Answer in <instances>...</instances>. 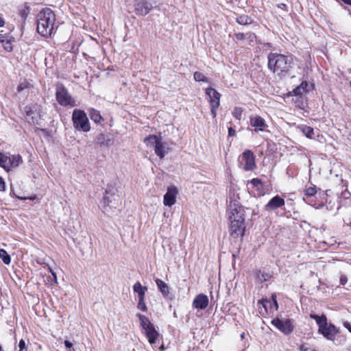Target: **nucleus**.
Returning <instances> with one entry per match:
<instances>
[{"mask_svg":"<svg viewBox=\"0 0 351 351\" xmlns=\"http://www.w3.org/2000/svg\"><path fill=\"white\" fill-rule=\"evenodd\" d=\"M89 116L90 119L96 123L101 124L104 121V119L101 115L99 111L94 108L89 110Z\"/></svg>","mask_w":351,"mask_h":351,"instance_id":"22","label":"nucleus"},{"mask_svg":"<svg viewBox=\"0 0 351 351\" xmlns=\"http://www.w3.org/2000/svg\"><path fill=\"white\" fill-rule=\"evenodd\" d=\"M271 302L274 304V306L275 307V310H278V302H277V297H276V295L275 294L272 295L271 300H267V299L262 300L261 301V303L262 304L263 306L265 308V310H267L268 306L269 305L271 306Z\"/></svg>","mask_w":351,"mask_h":351,"instance_id":"26","label":"nucleus"},{"mask_svg":"<svg viewBox=\"0 0 351 351\" xmlns=\"http://www.w3.org/2000/svg\"><path fill=\"white\" fill-rule=\"evenodd\" d=\"M278 8H281V9H284V8H287V5L285 3H280L278 5Z\"/></svg>","mask_w":351,"mask_h":351,"instance_id":"46","label":"nucleus"},{"mask_svg":"<svg viewBox=\"0 0 351 351\" xmlns=\"http://www.w3.org/2000/svg\"><path fill=\"white\" fill-rule=\"evenodd\" d=\"M298 128L305 135L307 138H311L314 135L313 128L306 125H300L298 126Z\"/></svg>","mask_w":351,"mask_h":351,"instance_id":"24","label":"nucleus"},{"mask_svg":"<svg viewBox=\"0 0 351 351\" xmlns=\"http://www.w3.org/2000/svg\"><path fill=\"white\" fill-rule=\"evenodd\" d=\"M245 208L234 197H230L227 214L230 221V234L234 238L243 237L245 231Z\"/></svg>","mask_w":351,"mask_h":351,"instance_id":"1","label":"nucleus"},{"mask_svg":"<svg viewBox=\"0 0 351 351\" xmlns=\"http://www.w3.org/2000/svg\"><path fill=\"white\" fill-rule=\"evenodd\" d=\"M3 47L5 50L7 51H12V39L10 36L3 43H2Z\"/></svg>","mask_w":351,"mask_h":351,"instance_id":"32","label":"nucleus"},{"mask_svg":"<svg viewBox=\"0 0 351 351\" xmlns=\"http://www.w3.org/2000/svg\"><path fill=\"white\" fill-rule=\"evenodd\" d=\"M0 258L2 259L3 262L6 265H9L11 262L10 256L7 253V252L3 249H0Z\"/></svg>","mask_w":351,"mask_h":351,"instance_id":"29","label":"nucleus"},{"mask_svg":"<svg viewBox=\"0 0 351 351\" xmlns=\"http://www.w3.org/2000/svg\"><path fill=\"white\" fill-rule=\"evenodd\" d=\"M56 96V99H57L58 102L61 106H75V101L72 98V97L68 93V90L62 85L58 86L57 87Z\"/></svg>","mask_w":351,"mask_h":351,"instance_id":"8","label":"nucleus"},{"mask_svg":"<svg viewBox=\"0 0 351 351\" xmlns=\"http://www.w3.org/2000/svg\"><path fill=\"white\" fill-rule=\"evenodd\" d=\"M250 125L254 128L256 132H263L267 127L265 121L260 116H251L250 118Z\"/></svg>","mask_w":351,"mask_h":351,"instance_id":"15","label":"nucleus"},{"mask_svg":"<svg viewBox=\"0 0 351 351\" xmlns=\"http://www.w3.org/2000/svg\"><path fill=\"white\" fill-rule=\"evenodd\" d=\"M242 160L245 161V171H252L256 167L254 155L250 150H245L242 154Z\"/></svg>","mask_w":351,"mask_h":351,"instance_id":"12","label":"nucleus"},{"mask_svg":"<svg viewBox=\"0 0 351 351\" xmlns=\"http://www.w3.org/2000/svg\"><path fill=\"white\" fill-rule=\"evenodd\" d=\"M272 324L285 334L291 333L293 328L290 319H276L272 321Z\"/></svg>","mask_w":351,"mask_h":351,"instance_id":"11","label":"nucleus"},{"mask_svg":"<svg viewBox=\"0 0 351 351\" xmlns=\"http://www.w3.org/2000/svg\"><path fill=\"white\" fill-rule=\"evenodd\" d=\"M317 193L316 186H310L305 190V195L308 197L314 196Z\"/></svg>","mask_w":351,"mask_h":351,"instance_id":"35","label":"nucleus"},{"mask_svg":"<svg viewBox=\"0 0 351 351\" xmlns=\"http://www.w3.org/2000/svg\"><path fill=\"white\" fill-rule=\"evenodd\" d=\"M136 316L139 319L140 324L143 329L149 327L150 325L153 324L146 316L140 313H138Z\"/></svg>","mask_w":351,"mask_h":351,"instance_id":"27","label":"nucleus"},{"mask_svg":"<svg viewBox=\"0 0 351 351\" xmlns=\"http://www.w3.org/2000/svg\"><path fill=\"white\" fill-rule=\"evenodd\" d=\"M311 318L315 319L316 321V323L319 326L318 331L322 330L324 327L326 326L327 323V318L326 315H322L321 316L315 315V314H311L310 315Z\"/></svg>","mask_w":351,"mask_h":351,"instance_id":"21","label":"nucleus"},{"mask_svg":"<svg viewBox=\"0 0 351 351\" xmlns=\"http://www.w3.org/2000/svg\"><path fill=\"white\" fill-rule=\"evenodd\" d=\"M51 275H52V276H53V279H54L55 282H56V283H57V276H56V273L53 271V272H52Z\"/></svg>","mask_w":351,"mask_h":351,"instance_id":"48","label":"nucleus"},{"mask_svg":"<svg viewBox=\"0 0 351 351\" xmlns=\"http://www.w3.org/2000/svg\"><path fill=\"white\" fill-rule=\"evenodd\" d=\"M350 87H351V81L350 82Z\"/></svg>","mask_w":351,"mask_h":351,"instance_id":"51","label":"nucleus"},{"mask_svg":"<svg viewBox=\"0 0 351 351\" xmlns=\"http://www.w3.org/2000/svg\"><path fill=\"white\" fill-rule=\"evenodd\" d=\"M143 330L150 344H154L157 342L159 333L156 330L154 324L144 328Z\"/></svg>","mask_w":351,"mask_h":351,"instance_id":"17","label":"nucleus"},{"mask_svg":"<svg viewBox=\"0 0 351 351\" xmlns=\"http://www.w3.org/2000/svg\"><path fill=\"white\" fill-rule=\"evenodd\" d=\"M4 24H5L4 20L1 17H0V27H3L4 25Z\"/></svg>","mask_w":351,"mask_h":351,"instance_id":"47","label":"nucleus"},{"mask_svg":"<svg viewBox=\"0 0 351 351\" xmlns=\"http://www.w3.org/2000/svg\"><path fill=\"white\" fill-rule=\"evenodd\" d=\"M74 128L84 132H89L90 125L86 114L82 110L75 109L72 114Z\"/></svg>","mask_w":351,"mask_h":351,"instance_id":"5","label":"nucleus"},{"mask_svg":"<svg viewBox=\"0 0 351 351\" xmlns=\"http://www.w3.org/2000/svg\"><path fill=\"white\" fill-rule=\"evenodd\" d=\"M267 58L268 68L280 77L287 75L293 64V58L290 55L270 53Z\"/></svg>","mask_w":351,"mask_h":351,"instance_id":"2","label":"nucleus"},{"mask_svg":"<svg viewBox=\"0 0 351 351\" xmlns=\"http://www.w3.org/2000/svg\"><path fill=\"white\" fill-rule=\"evenodd\" d=\"M209 303L208 298L204 294L197 295L193 301V306L197 309H205Z\"/></svg>","mask_w":351,"mask_h":351,"instance_id":"16","label":"nucleus"},{"mask_svg":"<svg viewBox=\"0 0 351 351\" xmlns=\"http://www.w3.org/2000/svg\"><path fill=\"white\" fill-rule=\"evenodd\" d=\"M95 143L101 147H109L113 144V139L108 134L100 133L95 138Z\"/></svg>","mask_w":351,"mask_h":351,"instance_id":"19","label":"nucleus"},{"mask_svg":"<svg viewBox=\"0 0 351 351\" xmlns=\"http://www.w3.org/2000/svg\"><path fill=\"white\" fill-rule=\"evenodd\" d=\"M116 189L108 187L104 197L103 212L107 215L112 213L120 204V198L115 193Z\"/></svg>","mask_w":351,"mask_h":351,"instance_id":"4","label":"nucleus"},{"mask_svg":"<svg viewBox=\"0 0 351 351\" xmlns=\"http://www.w3.org/2000/svg\"><path fill=\"white\" fill-rule=\"evenodd\" d=\"M339 280H340L341 285H344L347 282L348 279H347V277L346 276L341 275V277H340Z\"/></svg>","mask_w":351,"mask_h":351,"instance_id":"41","label":"nucleus"},{"mask_svg":"<svg viewBox=\"0 0 351 351\" xmlns=\"http://www.w3.org/2000/svg\"><path fill=\"white\" fill-rule=\"evenodd\" d=\"M217 108H214V106H210V111H211V114L213 115V117H216V110H217Z\"/></svg>","mask_w":351,"mask_h":351,"instance_id":"44","label":"nucleus"},{"mask_svg":"<svg viewBox=\"0 0 351 351\" xmlns=\"http://www.w3.org/2000/svg\"><path fill=\"white\" fill-rule=\"evenodd\" d=\"M144 143L147 146H153L156 154L160 157V159L163 158L167 154L166 151V143L162 141L160 136L156 135H149L144 139Z\"/></svg>","mask_w":351,"mask_h":351,"instance_id":"7","label":"nucleus"},{"mask_svg":"<svg viewBox=\"0 0 351 351\" xmlns=\"http://www.w3.org/2000/svg\"><path fill=\"white\" fill-rule=\"evenodd\" d=\"M9 37L6 34H0V43H3Z\"/></svg>","mask_w":351,"mask_h":351,"instance_id":"40","label":"nucleus"},{"mask_svg":"<svg viewBox=\"0 0 351 351\" xmlns=\"http://www.w3.org/2000/svg\"><path fill=\"white\" fill-rule=\"evenodd\" d=\"M135 12L138 15L145 16L152 9V5L147 0H136L134 4Z\"/></svg>","mask_w":351,"mask_h":351,"instance_id":"10","label":"nucleus"},{"mask_svg":"<svg viewBox=\"0 0 351 351\" xmlns=\"http://www.w3.org/2000/svg\"><path fill=\"white\" fill-rule=\"evenodd\" d=\"M285 204V199L279 195L272 197L268 203L265 206V210L271 213L276 209L283 206Z\"/></svg>","mask_w":351,"mask_h":351,"instance_id":"13","label":"nucleus"},{"mask_svg":"<svg viewBox=\"0 0 351 351\" xmlns=\"http://www.w3.org/2000/svg\"><path fill=\"white\" fill-rule=\"evenodd\" d=\"M234 135H235V130L232 128H228V136H233Z\"/></svg>","mask_w":351,"mask_h":351,"instance_id":"45","label":"nucleus"},{"mask_svg":"<svg viewBox=\"0 0 351 351\" xmlns=\"http://www.w3.org/2000/svg\"><path fill=\"white\" fill-rule=\"evenodd\" d=\"M194 80L197 82H206L207 78L203 73L196 71L194 73Z\"/></svg>","mask_w":351,"mask_h":351,"instance_id":"33","label":"nucleus"},{"mask_svg":"<svg viewBox=\"0 0 351 351\" xmlns=\"http://www.w3.org/2000/svg\"><path fill=\"white\" fill-rule=\"evenodd\" d=\"M29 83L27 82L26 80H24L18 85L17 86V92L21 93L23 90L29 88Z\"/></svg>","mask_w":351,"mask_h":351,"instance_id":"31","label":"nucleus"},{"mask_svg":"<svg viewBox=\"0 0 351 351\" xmlns=\"http://www.w3.org/2000/svg\"><path fill=\"white\" fill-rule=\"evenodd\" d=\"M5 187V182L3 179L0 177V191H4Z\"/></svg>","mask_w":351,"mask_h":351,"instance_id":"42","label":"nucleus"},{"mask_svg":"<svg viewBox=\"0 0 351 351\" xmlns=\"http://www.w3.org/2000/svg\"><path fill=\"white\" fill-rule=\"evenodd\" d=\"M308 86L309 84L306 81H303L300 85L289 93L288 96H295L296 97L295 100L293 99L296 106L301 108V106L303 104V97L308 92Z\"/></svg>","mask_w":351,"mask_h":351,"instance_id":"9","label":"nucleus"},{"mask_svg":"<svg viewBox=\"0 0 351 351\" xmlns=\"http://www.w3.org/2000/svg\"><path fill=\"white\" fill-rule=\"evenodd\" d=\"M19 351H23V350L25 348V341L23 339H21L19 341Z\"/></svg>","mask_w":351,"mask_h":351,"instance_id":"39","label":"nucleus"},{"mask_svg":"<svg viewBox=\"0 0 351 351\" xmlns=\"http://www.w3.org/2000/svg\"><path fill=\"white\" fill-rule=\"evenodd\" d=\"M156 283L158 289L164 295H167L169 293V287L163 280L157 278Z\"/></svg>","mask_w":351,"mask_h":351,"instance_id":"25","label":"nucleus"},{"mask_svg":"<svg viewBox=\"0 0 351 351\" xmlns=\"http://www.w3.org/2000/svg\"><path fill=\"white\" fill-rule=\"evenodd\" d=\"M37 32L43 36H49L53 30L56 21L54 13L49 8L43 9L37 16Z\"/></svg>","mask_w":351,"mask_h":351,"instance_id":"3","label":"nucleus"},{"mask_svg":"<svg viewBox=\"0 0 351 351\" xmlns=\"http://www.w3.org/2000/svg\"><path fill=\"white\" fill-rule=\"evenodd\" d=\"M137 308H138V309H139L143 312L147 311V307L145 303V298L138 299V304H137Z\"/></svg>","mask_w":351,"mask_h":351,"instance_id":"34","label":"nucleus"},{"mask_svg":"<svg viewBox=\"0 0 351 351\" xmlns=\"http://www.w3.org/2000/svg\"><path fill=\"white\" fill-rule=\"evenodd\" d=\"M147 287H143L140 282H136L133 286V291L138 294V298H145Z\"/></svg>","mask_w":351,"mask_h":351,"instance_id":"23","label":"nucleus"},{"mask_svg":"<svg viewBox=\"0 0 351 351\" xmlns=\"http://www.w3.org/2000/svg\"><path fill=\"white\" fill-rule=\"evenodd\" d=\"M243 112V110L241 108L235 107L232 113L234 118H236L238 120H240L241 119Z\"/></svg>","mask_w":351,"mask_h":351,"instance_id":"30","label":"nucleus"},{"mask_svg":"<svg viewBox=\"0 0 351 351\" xmlns=\"http://www.w3.org/2000/svg\"><path fill=\"white\" fill-rule=\"evenodd\" d=\"M0 351H1V347L0 346Z\"/></svg>","mask_w":351,"mask_h":351,"instance_id":"52","label":"nucleus"},{"mask_svg":"<svg viewBox=\"0 0 351 351\" xmlns=\"http://www.w3.org/2000/svg\"><path fill=\"white\" fill-rule=\"evenodd\" d=\"M49 271H50V273H51V274H52V272H53V271L52 270V269H51V268H50V267H49Z\"/></svg>","mask_w":351,"mask_h":351,"instance_id":"50","label":"nucleus"},{"mask_svg":"<svg viewBox=\"0 0 351 351\" xmlns=\"http://www.w3.org/2000/svg\"><path fill=\"white\" fill-rule=\"evenodd\" d=\"M319 332L322 334L323 336L326 339L332 340L335 335L339 332V330L334 324H327L326 326L324 327L322 330L319 331Z\"/></svg>","mask_w":351,"mask_h":351,"instance_id":"20","label":"nucleus"},{"mask_svg":"<svg viewBox=\"0 0 351 351\" xmlns=\"http://www.w3.org/2000/svg\"><path fill=\"white\" fill-rule=\"evenodd\" d=\"M251 183L254 186H258L259 184H261V180L258 179V178H254L251 181Z\"/></svg>","mask_w":351,"mask_h":351,"instance_id":"38","label":"nucleus"},{"mask_svg":"<svg viewBox=\"0 0 351 351\" xmlns=\"http://www.w3.org/2000/svg\"><path fill=\"white\" fill-rule=\"evenodd\" d=\"M341 1H343L346 4L351 5V0H341Z\"/></svg>","mask_w":351,"mask_h":351,"instance_id":"49","label":"nucleus"},{"mask_svg":"<svg viewBox=\"0 0 351 351\" xmlns=\"http://www.w3.org/2000/svg\"><path fill=\"white\" fill-rule=\"evenodd\" d=\"M343 326L351 332V323L349 322H343Z\"/></svg>","mask_w":351,"mask_h":351,"instance_id":"43","label":"nucleus"},{"mask_svg":"<svg viewBox=\"0 0 351 351\" xmlns=\"http://www.w3.org/2000/svg\"><path fill=\"white\" fill-rule=\"evenodd\" d=\"M23 162L20 154L11 155L10 153H0V167L6 171L16 168Z\"/></svg>","mask_w":351,"mask_h":351,"instance_id":"6","label":"nucleus"},{"mask_svg":"<svg viewBox=\"0 0 351 351\" xmlns=\"http://www.w3.org/2000/svg\"><path fill=\"white\" fill-rule=\"evenodd\" d=\"M178 193V189L176 186H171L168 187L167 191L164 195V204L168 206H173L176 202Z\"/></svg>","mask_w":351,"mask_h":351,"instance_id":"14","label":"nucleus"},{"mask_svg":"<svg viewBox=\"0 0 351 351\" xmlns=\"http://www.w3.org/2000/svg\"><path fill=\"white\" fill-rule=\"evenodd\" d=\"M237 22L240 25H248L252 23V19L247 15H241L237 18Z\"/></svg>","mask_w":351,"mask_h":351,"instance_id":"28","label":"nucleus"},{"mask_svg":"<svg viewBox=\"0 0 351 351\" xmlns=\"http://www.w3.org/2000/svg\"><path fill=\"white\" fill-rule=\"evenodd\" d=\"M247 35L249 36V38L254 37V35L253 34H250V33H248V34L236 33L235 38L237 40H243L247 37Z\"/></svg>","mask_w":351,"mask_h":351,"instance_id":"36","label":"nucleus"},{"mask_svg":"<svg viewBox=\"0 0 351 351\" xmlns=\"http://www.w3.org/2000/svg\"><path fill=\"white\" fill-rule=\"evenodd\" d=\"M64 343V346L66 348V349L69 350V351H75L74 349L71 350L72 346H73V343L71 342H70L68 340H65Z\"/></svg>","mask_w":351,"mask_h":351,"instance_id":"37","label":"nucleus"},{"mask_svg":"<svg viewBox=\"0 0 351 351\" xmlns=\"http://www.w3.org/2000/svg\"><path fill=\"white\" fill-rule=\"evenodd\" d=\"M206 94L209 97V103L214 108H218L219 106L220 94L214 88H208L206 90Z\"/></svg>","mask_w":351,"mask_h":351,"instance_id":"18","label":"nucleus"}]
</instances>
